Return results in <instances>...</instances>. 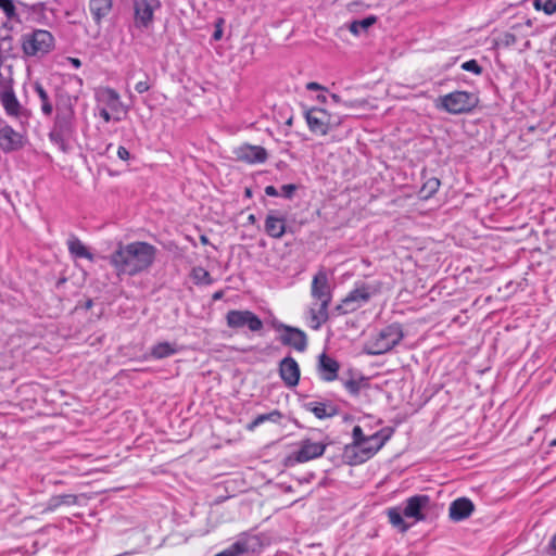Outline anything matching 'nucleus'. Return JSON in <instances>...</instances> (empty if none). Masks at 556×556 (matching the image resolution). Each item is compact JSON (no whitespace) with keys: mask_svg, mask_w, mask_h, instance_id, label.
Listing matches in <instances>:
<instances>
[{"mask_svg":"<svg viewBox=\"0 0 556 556\" xmlns=\"http://www.w3.org/2000/svg\"><path fill=\"white\" fill-rule=\"evenodd\" d=\"M156 248L144 241L119 242L110 255V264L118 276H136L149 269L155 261Z\"/></svg>","mask_w":556,"mask_h":556,"instance_id":"1","label":"nucleus"},{"mask_svg":"<svg viewBox=\"0 0 556 556\" xmlns=\"http://www.w3.org/2000/svg\"><path fill=\"white\" fill-rule=\"evenodd\" d=\"M56 114L49 131L50 141L62 152L71 150V141L76 136V114L70 98L61 100L56 104Z\"/></svg>","mask_w":556,"mask_h":556,"instance_id":"2","label":"nucleus"},{"mask_svg":"<svg viewBox=\"0 0 556 556\" xmlns=\"http://www.w3.org/2000/svg\"><path fill=\"white\" fill-rule=\"evenodd\" d=\"M311 296L315 301L308 308V323L312 329L317 330L328 320V308L332 300L328 274L319 269L312 279Z\"/></svg>","mask_w":556,"mask_h":556,"instance_id":"3","label":"nucleus"},{"mask_svg":"<svg viewBox=\"0 0 556 556\" xmlns=\"http://www.w3.org/2000/svg\"><path fill=\"white\" fill-rule=\"evenodd\" d=\"M431 498L426 494L408 497L403 507H391L387 515L389 522L401 532H406L412 525L426 519L425 511L430 509Z\"/></svg>","mask_w":556,"mask_h":556,"instance_id":"4","label":"nucleus"},{"mask_svg":"<svg viewBox=\"0 0 556 556\" xmlns=\"http://www.w3.org/2000/svg\"><path fill=\"white\" fill-rule=\"evenodd\" d=\"M404 333L400 324H391L375 334L364 345L369 355H380L391 351L403 339Z\"/></svg>","mask_w":556,"mask_h":556,"instance_id":"5","label":"nucleus"},{"mask_svg":"<svg viewBox=\"0 0 556 556\" xmlns=\"http://www.w3.org/2000/svg\"><path fill=\"white\" fill-rule=\"evenodd\" d=\"M437 106L450 114H463L473 110L479 99L473 92L468 91H453L447 94L441 96L438 99Z\"/></svg>","mask_w":556,"mask_h":556,"instance_id":"6","label":"nucleus"},{"mask_svg":"<svg viewBox=\"0 0 556 556\" xmlns=\"http://www.w3.org/2000/svg\"><path fill=\"white\" fill-rule=\"evenodd\" d=\"M54 47V38L50 31L36 29L22 36V50L27 56H43Z\"/></svg>","mask_w":556,"mask_h":556,"instance_id":"7","label":"nucleus"},{"mask_svg":"<svg viewBox=\"0 0 556 556\" xmlns=\"http://www.w3.org/2000/svg\"><path fill=\"white\" fill-rule=\"evenodd\" d=\"M308 129L316 135L325 136L341 124V117L325 109L311 108L304 113Z\"/></svg>","mask_w":556,"mask_h":556,"instance_id":"8","label":"nucleus"},{"mask_svg":"<svg viewBox=\"0 0 556 556\" xmlns=\"http://www.w3.org/2000/svg\"><path fill=\"white\" fill-rule=\"evenodd\" d=\"M379 292V288L371 283H359L348 293L342 303L337 307L343 314L354 312L366 304L372 295Z\"/></svg>","mask_w":556,"mask_h":556,"instance_id":"9","label":"nucleus"},{"mask_svg":"<svg viewBox=\"0 0 556 556\" xmlns=\"http://www.w3.org/2000/svg\"><path fill=\"white\" fill-rule=\"evenodd\" d=\"M327 445L325 442L313 441L311 438L303 439L299 442V448L287 456L286 465L294 466L318 458L323 456Z\"/></svg>","mask_w":556,"mask_h":556,"instance_id":"10","label":"nucleus"},{"mask_svg":"<svg viewBox=\"0 0 556 556\" xmlns=\"http://www.w3.org/2000/svg\"><path fill=\"white\" fill-rule=\"evenodd\" d=\"M0 103L9 117L17 121L21 126L28 124L30 112L21 104L12 87L0 90Z\"/></svg>","mask_w":556,"mask_h":556,"instance_id":"11","label":"nucleus"},{"mask_svg":"<svg viewBox=\"0 0 556 556\" xmlns=\"http://www.w3.org/2000/svg\"><path fill=\"white\" fill-rule=\"evenodd\" d=\"M134 25L148 29L153 25L154 13L162 7L160 0H134Z\"/></svg>","mask_w":556,"mask_h":556,"instance_id":"12","label":"nucleus"},{"mask_svg":"<svg viewBox=\"0 0 556 556\" xmlns=\"http://www.w3.org/2000/svg\"><path fill=\"white\" fill-rule=\"evenodd\" d=\"M226 323L229 328L240 329L247 327L253 332H257L263 328V321L251 311H229L226 315Z\"/></svg>","mask_w":556,"mask_h":556,"instance_id":"13","label":"nucleus"},{"mask_svg":"<svg viewBox=\"0 0 556 556\" xmlns=\"http://www.w3.org/2000/svg\"><path fill=\"white\" fill-rule=\"evenodd\" d=\"M261 541L257 535L242 533L227 548L217 553L215 556H242L258 551Z\"/></svg>","mask_w":556,"mask_h":556,"instance_id":"14","label":"nucleus"},{"mask_svg":"<svg viewBox=\"0 0 556 556\" xmlns=\"http://www.w3.org/2000/svg\"><path fill=\"white\" fill-rule=\"evenodd\" d=\"M387 440L388 437L382 438L380 432L368 435L366 443H362L357 446L356 451L352 452L351 456L348 457L354 464H362L371 458L384 445Z\"/></svg>","mask_w":556,"mask_h":556,"instance_id":"15","label":"nucleus"},{"mask_svg":"<svg viewBox=\"0 0 556 556\" xmlns=\"http://www.w3.org/2000/svg\"><path fill=\"white\" fill-rule=\"evenodd\" d=\"M26 137L21 131L13 129L12 126L5 124L0 127V149L4 153L14 152L24 148Z\"/></svg>","mask_w":556,"mask_h":556,"instance_id":"16","label":"nucleus"},{"mask_svg":"<svg viewBox=\"0 0 556 556\" xmlns=\"http://www.w3.org/2000/svg\"><path fill=\"white\" fill-rule=\"evenodd\" d=\"M279 329L282 330L280 342L283 345L291 346L298 352H304L306 350L307 336L303 330L288 325H281Z\"/></svg>","mask_w":556,"mask_h":556,"instance_id":"17","label":"nucleus"},{"mask_svg":"<svg viewBox=\"0 0 556 556\" xmlns=\"http://www.w3.org/2000/svg\"><path fill=\"white\" fill-rule=\"evenodd\" d=\"M300 366L293 357L287 356L280 361L279 376L287 387H296L300 381Z\"/></svg>","mask_w":556,"mask_h":556,"instance_id":"18","label":"nucleus"},{"mask_svg":"<svg viewBox=\"0 0 556 556\" xmlns=\"http://www.w3.org/2000/svg\"><path fill=\"white\" fill-rule=\"evenodd\" d=\"M236 154L238 160L250 164L264 163L267 160L266 150L260 146H241L238 148Z\"/></svg>","mask_w":556,"mask_h":556,"instance_id":"19","label":"nucleus"},{"mask_svg":"<svg viewBox=\"0 0 556 556\" xmlns=\"http://www.w3.org/2000/svg\"><path fill=\"white\" fill-rule=\"evenodd\" d=\"M475 505L467 497H459L453 501L448 508V516L453 521L467 519L473 511Z\"/></svg>","mask_w":556,"mask_h":556,"instance_id":"20","label":"nucleus"},{"mask_svg":"<svg viewBox=\"0 0 556 556\" xmlns=\"http://www.w3.org/2000/svg\"><path fill=\"white\" fill-rule=\"evenodd\" d=\"M286 218L279 215L277 212L271 211L268 213L265 219V232L274 238L280 239L286 233Z\"/></svg>","mask_w":556,"mask_h":556,"instance_id":"21","label":"nucleus"},{"mask_svg":"<svg viewBox=\"0 0 556 556\" xmlns=\"http://www.w3.org/2000/svg\"><path fill=\"white\" fill-rule=\"evenodd\" d=\"M339 368L340 365L334 358L325 353L319 356L318 374L321 380L327 382L336 380L338 378Z\"/></svg>","mask_w":556,"mask_h":556,"instance_id":"22","label":"nucleus"},{"mask_svg":"<svg viewBox=\"0 0 556 556\" xmlns=\"http://www.w3.org/2000/svg\"><path fill=\"white\" fill-rule=\"evenodd\" d=\"M97 101L103 104V108L112 112H118L122 108L119 94L112 88H101L97 91Z\"/></svg>","mask_w":556,"mask_h":556,"instance_id":"23","label":"nucleus"},{"mask_svg":"<svg viewBox=\"0 0 556 556\" xmlns=\"http://www.w3.org/2000/svg\"><path fill=\"white\" fill-rule=\"evenodd\" d=\"M112 7V0H89V11L97 24H100L110 14Z\"/></svg>","mask_w":556,"mask_h":556,"instance_id":"24","label":"nucleus"},{"mask_svg":"<svg viewBox=\"0 0 556 556\" xmlns=\"http://www.w3.org/2000/svg\"><path fill=\"white\" fill-rule=\"evenodd\" d=\"M303 406L318 419L329 418L337 414V409L333 405L324 402H307L304 403Z\"/></svg>","mask_w":556,"mask_h":556,"instance_id":"25","label":"nucleus"},{"mask_svg":"<svg viewBox=\"0 0 556 556\" xmlns=\"http://www.w3.org/2000/svg\"><path fill=\"white\" fill-rule=\"evenodd\" d=\"M67 248L70 253L77 258H87L93 261V255L89 252L88 248L76 237L71 236L67 240Z\"/></svg>","mask_w":556,"mask_h":556,"instance_id":"26","label":"nucleus"},{"mask_svg":"<svg viewBox=\"0 0 556 556\" xmlns=\"http://www.w3.org/2000/svg\"><path fill=\"white\" fill-rule=\"evenodd\" d=\"M34 89L40 100V110L41 113L46 116H50L53 112V104L49 98L48 92L42 87V85L38 81L34 84Z\"/></svg>","mask_w":556,"mask_h":556,"instance_id":"27","label":"nucleus"},{"mask_svg":"<svg viewBox=\"0 0 556 556\" xmlns=\"http://www.w3.org/2000/svg\"><path fill=\"white\" fill-rule=\"evenodd\" d=\"M177 353L175 344L169 342H160L152 346L151 356L155 359H162Z\"/></svg>","mask_w":556,"mask_h":556,"instance_id":"28","label":"nucleus"},{"mask_svg":"<svg viewBox=\"0 0 556 556\" xmlns=\"http://www.w3.org/2000/svg\"><path fill=\"white\" fill-rule=\"evenodd\" d=\"M282 415L279 410H273L270 413H267V414H262V415H258L257 417H255L248 426H247V429L249 431H253L255 430L258 426H261L262 424L266 422V421H271V422H278L280 419H281Z\"/></svg>","mask_w":556,"mask_h":556,"instance_id":"29","label":"nucleus"},{"mask_svg":"<svg viewBox=\"0 0 556 556\" xmlns=\"http://www.w3.org/2000/svg\"><path fill=\"white\" fill-rule=\"evenodd\" d=\"M377 18L374 15L367 16L363 20H356L353 21L350 26L349 30L355 35L359 36L361 34L367 31V29L372 26L376 23Z\"/></svg>","mask_w":556,"mask_h":556,"instance_id":"30","label":"nucleus"},{"mask_svg":"<svg viewBox=\"0 0 556 556\" xmlns=\"http://www.w3.org/2000/svg\"><path fill=\"white\" fill-rule=\"evenodd\" d=\"M353 441L351 444L345 446L344 453L346 456H351L352 452L356 451V447L362 443H366L368 435H365L361 426H355L352 431Z\"/></svg>","mask_w":556,"mask_h":556,"instance_id":"31","label":"nucleus"},{"mask_svg":"<svg viewBox=\"0 0 556 556\" xmlns=\"http://www.w3.org/2000/svg\"><path fill=\"white\" fill-rule=\"evenodd\" d=\"M191 278L195 285H212L213 278L210 273L203 267H194L191 271Z\"/></svg>","mask_w":556,"mask_h":556,"instance_id":"32","label":"nucleus"},{"mask_svg":"<svg viewBox=\"0 0 556 556\" xmlns=\"http://www.w3.org/2000/svg\"><path fill=\"white\" fill-rule=\"evenodd\" d=\"M0 9L8 20H13L17 16L13 0H0Z\"/></svg>","mask_w":556,"mask_h":556,"instance_id":"33","label":"nucleus"},{"mask_svg":"<svg viewBox=\"0 0 556 556\" xmlns=\"http://www.w3.org/2000/svg\"><path fill=\"white\" fill-rule=\"evenodd\" d=\"M462 70L466 72H471L476 75H480L482 73V67L479 65V63L476 60H469L462 64Z\"/></svg>","mask_w":556,"mask_h":556,"instance_id":"34","label":"nucleus"},{"mask_svg":"<svg viewBox=\"0 0 556 556\" xmlns=\"http://www.w3.org/2000/svg\"><path fill=\"white\" fill-rule=\"evenodd\" d=\"M344 388L353 395L359 393L361 390V381L355 379H349L344 381Z\"/></svg>","mask_w":556,"mask_h":556,"instance_id":"35","label":"nucleus"},{"mask_svg":"<svg viewBox=\"0 0 556 556\" xmlns=\"http://www.w3.org/2000/svg\"><path fill=\"white\" fill-rule=\"evenodd\" d=\"M440 187V180L437 178L429 179L422 187L424 191H427L428 194L434 193Z\"/></svg>","mask_w":556,"mask_h":556,"instance_id":"36","label":"nucleus"},{"mask_svg":"<svg viewBox=\"0 0 556 556\" xmlns=\"http://www.w3.org/2000/svg\"><path fill=\"white\" fill-rule=\"evenodd\" d=\"M60 506H62V498H60L59 495H55L48 501L46 510L53 511Z\"/></svg>","mask_w":556,"mask_h":556,"instance_id":"37","label":"nucleus"},{"mask_svg":"<svg viewBox=\"0 0 556 556\" xmlns=\"http://www.w3.org/2000/svg\"><path fill=\"white\" fill-rule=\"evenodd\" d=\"M542 11L547 15L554 14L556 12V0H546L542 5Z\"/></svg>","mask_w":556,"mask_h":556,"instance_id":"38","label":"nucleus"},{"mask_svg":"<svg viewBox=\"0 0 556 556\" xmlns=\"http://www.w3.org/2000/svg\"><path fill=\"white\" fill-rule=\"evenodd\" d=\"M295 190H296V186L293 184L283 185L281 187V192L279 194L287 199H290V198H292Z\"/></svg>","mask_w":556,"mask_h":556,"instance_id":"39","label":"nucleus"},{"mask_svg":"<svg viewBox=\"0 0 556 556\" xmlns=\"http://www.w3.org/2000/svg\"><path fill=\"white\" fill-rule=\"evenodd\" d=\"M151 88V85L148 80H141V81H138L135 86V90L138 92V93H144L147 92L149 89Z\"/></svg>","mask_w":556,"mask_h":556,"instance_id":"40","label":"nucleus"},{"mask_svg":"<svg viewBox=\"0 0 556 556\" xmlns=\"http://www.w3.org/2000/svg\"><path fill=\"white\" fill-rule=\"evenodd\" d=\"M59 497L62 498V505H73L76 503V496L73 494H61Z\"/></svg>","mask_w":556,"mask_h":556,"instance_id":"41","label":"nucleus"},{"mask_svg":"<svg viewBox=\"0 0 556 556\" xmlns=\"http://www.w3.org/2000/svg\"><path fill=\"white\" fill-rule=\"evenodd\" d=\"M117 156L123 161H128L130 159V153L125 147L121 146L117 149Z\"/></svg>","mask_w":556,"mask_h":556,"instance_id":"42","label":"nucleus"},{"mask_svg":"<svg viewBox=\"0 0 556 556\" xmlns=\"http://www.w3.org/2000/svg\"><path fill=\"white\" fill-rule=\"evenodd\" d=\"M99 115L103 118L105 123L111 122L113 118L110 113V110H108L106 108H101L99 111Z\"/></svg>","mask_w":556,"mask_h":556,"instance_id":"43","label":"nucleus"},{"mask_svg":"<svg viewBox=\"0 0 556 556\" xmlns=\"http://www.w3.org/2000/svg\"><path fill=\"white\" fill-rule=\"evenodd\" d=\"M307 90H325V87L319 85L318 83L311 81L306 85Z\"/></svg>","mask_w":556,"mask_h":556,"instance_id":"44","label":"nucleus"},{"mask_svg":"<svg viewBox=\"0 0 556 556\" xmlns=\"http://www.w3.org/2000/svg\"><path fill=\"white\" fill-rule=\"evenodd\" d=\"M265 193L269 197H277L279 195V192L277 191V189L274 187V186H267L265 188Z\"/></svg>","mask_w":556,"mask_h":556,"instance_id":"45","label":"nucleus"},{"mask_svg":"<svg viewBox=\"0 0 556 556\" xmlns=\"http://www.w3.org/2000/svg\"><path fill=\"white\" fill-rule=\"evenodd\" d=\"M549 554L552 556H556V534L553 535V538L551 539V542H549Z\"/></svg>","mask_w":556,"mask_h":556,"instance_id":"46","label":"nucleus"},{"mask_svg":"<svg viewBox=\"0 0 556 556\" xmlns=\"http://www.w3.org/2000/svg\"><path fill=\"white\" fill-rule=\"evenodd\" d=\"M223 36V29L219 24H217L215 31L213 33V39L219 40Z\"/></svg>","mask_w":556,"mask_h":556,"instance_id":"47","label":"nucleus"},{"mask_svg":"<svg viewBox=\"0 0 556 556\" xmlns=\"http://www.w3.org/2000/svg\"><path fill=\"white\" fill-rule=\"evenodd\" d=\"M70 63L75 67V68H79L80 65H81V62L79 59H76V58H70L68 59Z\"/></svg>","mask_w":556,"mask_h":556,"instance_id":"48","label":"nucleus"},{"mask_svg":"<svg viewBox=\"0 0 556 556\" xmlns=\"http://www.w3.org/2000/svg\"><path fill=\"white\" fill-rule=\"evenodd\" d=\"M542 5L543 4L541 3V0H534L533 7L535 10H538V11L542 10Z\"/></svg>","mask_w":556,"mask_h":556,"instance_id":"49","label":"nucleus"},{"mask_svg":"<svg viewBox=\"0 0 556 556\" xmlns=\"http://www.w3.org/2000/svg\"><path fill=\"white\" fill-rule=\"evenodd\" d=\"M223 291H217L213 294V300L214 301H217V300H220L223 298Z\"/></svg>","mask_w":556,"mask_h":556,"instance_id":"50","label":"nucleus"},{"mask_svg":"<svg viewBox=\"0 0 556 556\" xmlns=\"http://www.w3.org/2000/svg\"><path fill=\"white\" fill-rule=\"evenodd\" d=\"M331 99L334 103H341V98L336 93L331 94Z\"/></svg>","mask_w":556,"mask_h":556,"instance_id":"51","label":"nucleus"},{"mask_svg":"<svg viewBox=\"0 0 556 556\" xmlns=\"http://www.w3.org/2000/svg\"><path fill=\"white\" fill-rule=\"evenodd\" d=\"M317 100L321 103H326L327 102V97L325 94H318L317 96Z\"/></svg>","mask_w":556,"mask_h":556,"instance_id":"52","label":"nucleus"},{"mask_svg":"<svg viewBox=\"0 0 556 556\" xmlns=\"http://www.w3.org/2000/svg\"><path fill=\"white\" fill-rule=\"evenodd\" d=\"M505 37H506L508 43L515 41V36L513 34H506Z\"/></svg>","mask_w":556,"mask_h":556,"instance_id":"53","label":"nucleus"},{"mask_svg":"<svg viewBox=\"0 0 556 556\" xmlns=\"http://www.w3.org/2000/svg\"><path fill=\"white\" fill-rule=\"evenodd\" d=\"M255 220H256V218H255V216H254L253 214H250V215L248 216V222H249L250 224H254V223H255Z\"/></svg>","mask_w":556,"mask_h":556,"instance_id":"54","label":"nucleus"},{"mask_svg":"<svg viewBox=\"0 0 556 556\" xmlns=\"http://www.w3.org/2000/svg\"><path fill=\"white\" fill-rule=\"evenodd\" d=\"M200 241L202 244H207L208 243V238L206 236H201L200 237Z\"/></svg>","mask_w":556,"mask_h":556,"instance_id":"55","label":"nucleus"},{"mask_svg":"<svg viewBox=\"0 0 556 556\" xmlns=\"http://www.w3.org/2000/svg\"><path fill=\"white\" fill-rule=\"evenodd\" d=\"M551 446H556V439H554L551 443H549Z\"/></svg>","mask_w":556,"mask_h":556,"instance_id":"56","label":"nucleus"}]
</instances>
